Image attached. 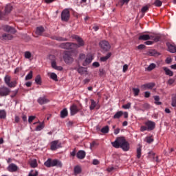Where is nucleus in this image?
<instances>
[{"instance_id":"obj_1","label":"nucleus","mask_w":176,"mask_h":176,"mask_svg":"<svg viewBox=\"0 0 176 176\" xmlns=\"http://www.w3.org/2000/svg\"><path fill=\"white\" fill-rule=\"evenodd\" d=\"M111 144L114 148H120L125 152L130 149V144L123 137L118 138L115 142H111Z\"/></svg>"},{"instance_id":"obj_2","label":"nucleus","mask_w":176,"mask_h":176,"mask_svg":"<svg viewBox=\"0 0 176 176\" xmlns=\"http://www.w3.org/2000/svg\"><path fill=\"white\" fill-rule=\"evenodd\" d=\"M44 164L46 167H63V163L58 160L48 159Z\"/></svg>"},{"instance_id":"obj_3","label":"nucleus","mask_w":176,"mask_h":176,"mask_svg":"<svg viewBox=\"0 0 176 176\" xmlns=\"http://www.w3.org/2000/svg\"><path fill=\"white\" fill-rule=\"evenodd\" d=\"M80 60H85L82 65L86 67V65H89V64L93 61V56L91 54H88L86 56L85 54H81L80 55Z\"/></svg>"},{"instance_id":"obj_4","label":"nucleus","mask_w":176,"mask_h":176,"mask_svg":"<svg viewBox=\"0 0 176 176\" xmlns=\"http://www.w3.org/2000/svg\"><path fill=\"white\" fill-rule=\"evenodd\" d=\"M73 39H75L78 43V44L73 43V46H74V50L79 49V47H82V46H85V41L79 36H76V35L73 36Z\"/></svg>"},{"instance_id":"obj_5","label":"nucleus","mask_w":176,"mask_h":176,"mask_svg":"<svg viewBox=\"0 0 176 176\" xmlns=\"http://www.w3.org/2000/svg\"><path fill=\"white\" fill-rule=\"evenodd\" d=\"M10 80H12V78L10 76L7 75L4 77V82L8 87H15L17 85V81L14 80L10 82Z\"/></svg>"},{"instance_id":"obj_6","label":"nucleus","mask_w":176,"mask_h":176,"mask_svg":"<svg viewBox=\"0 0 176 176\" xmlns=\"http://www.w3.org/2000/svg\"><path fill=\"white\" fill-rule=\"evenodd\" d=\"M49 58L51 60V65L54 69H56L57 71H63V67L57 66V63L56 62V56L54 55H50Z\"/></svg>"},{"instance_id":"obj_7","label":"nucleus","mask_w":176,"mask_h":176,"mask_svg":"<svg viewBox=\"0 0 176 176\" xmlns=\"http://www.w3.org/2000/svg\"><path fill=\"white\" fill-rule=\"evenodd\" d=\"M63 60L66 64H72L74 58L71 57V52L66 51L64 52Z\"/></svg>"},{"instance_id":"obj_8","label":"nucleus","mask_w":176,"mask_h":176,"mask_svg":"<svg viewBox=\"0 0 176 176\" xmlns=\"http://www.w3.org/2000/svg\"><path fill=\"white\" fill-rule=\"evenodd\" d=\"M10 94V89L6 86H2L0 87V97H6Z\"/></svg>"},{"instance_id":"obj_9","label":"nucleus","mask_w":176,"mask_h":176,"mask_svg":"<svg viewBox=\"0 0 176 176\" xmlns=\"http://www.w3.org/2000/svg\"><path fill=\"white\" fill-rule=\"evenodd\" d=\"M74 43H63L60 44L61 49L75 50V47L73 45Z\"/></svg>"},{"instance_id":"obj_10","label":"nucleus","mask_w":176,"mask_h":176,"mask_svg":"<svg viewBox=\"0 0 176 176\" xmlns=\"http://www.w3.org/2000/svg\"><path fill=\"white\" fill-rule=\"evenodd\" d=\"M58 148H61V142L58 140H54L51 142V151H56L58 149Z\"/></svg>"},{"instance_id":"obj_11","label":"nucleus","mask_w":176,"mask_h":176,"mask_svg":"<svg viewBox=\"0 0 176 176\" xmlns=\"http://www.w3.org/2000/svg\"><path fill=\"white\" fill-rule=\"evenodd\" d=\"M61 19L63 21H68L69 20V10L65 9L61 14Z\"/></svg>"},{"instance_id":"obj_12","label":"nucleus","mask_w":176,"mask_h":176,"mask_svg":"<svg viewBox=\"0 0 176 176\" xmlns=\"http://www.w3.org/2000/svg\"><path fill=\"white\" fill-rule=\"evenodd\" d=\"M99 45L101 49H102L105 52L111 49V45H109V43H108L107 41H100Z\"/></svg>"},{"instance_id":"obj_13","label":"nucleus","mask_w":176,"mask_h":176,"mask_svg":"<svg viewBox=\"0 0 176 176\" xmlns=\"http://www.w3.org/2000/svg\"><path fill=\"white\" fill-rule=\"evenodd\" d=\"M2 29L6 32H10V34H16V29L12 26H9L8 25H5L2 27Z\"/></svg>"},{"instance_id":"obj_14","label":"nucleus","mask_w":176,"mask_h":176,"mask_svg":"<svg viewBox=\"0 0 176 176\" xmlns=\"http://www.w3.org/2000/svg\"><path fill=\"white\" fill-rule=\"evenodd\" d=\"M145 126H147L148 131H152L156 126V124L151 120H148L144 123Z\"/></svg>"},{"instance_id":"obj_15","label":"nucleus","mask_w":176,"mask_h":176,"mask_svg":"<svg viewBox=\"0 0 176 176\" xmlns=\"http://www.w3.org/2000/svg\"><path fill=\"white\" fill-rule=\"evenodd\" d=\"M8 171L10 173H16L19 170V166L16 165L15 164H10L8 167H7Z\"/></svg>"},{"instance_id":"obj_16","label":"nucleus","mask_w":176,"mask_h":176,"mask_svg":"<svg viewBox=\"0 0 176 176\" xmlns=\"http://www.w3.org/2000/svg\"><path fill=\"white\" fill-rule=\"evenodd\" d=\"M37 102H38L40 105H43L45 104H48V102H50V100L46 98V97H40L38 98Z\"/></svg>"},{"instance_id":"obj_17","label":"nucleus","mask_w":176,"mask_h":176,"mask_svg":"<svg viewBox=\"0 0 176 176\" xmlns=\"http://www.w3.org/2000/svg\"><path fill=\"white\" fill-rule=\"evenodd\" d=\"M155 87V84L153 82H149L147 84H144L142 85V90H149Z\"/></svg>"},{"instance_id":"obj_18","label":"nucleus","mask_w":176,"mask_h":176,"mask_svg":"<svg viewBox=\"0 0 176 176\" xmlns=\"http://www.w3.org/2000/svg\"><path fill=\"white\" fill-rule=\"evenodd\" d=\"M140 41H149V39H153V36H149L148 34H143L139 36Z\"/></svg>"},{"instance_id":"obj_19","label":"nucleus","mask_w":176,"mask_h":176,"mask_svg":"<svg viewBox=\"0 0 176 176\" xmlns=\"http://www.w3.org/2000/svg\"><path fill=\"white\" fill-rule=\"evenodd\" d=\"M3 41H12L13 39V36L9 34H3L1 36Z\"/></svg>"},{"instance_id":"obj_20","label":"nucleus","mask_w":176,"mask_h":176,"mask_svg":"<svg viewBox=\"0 0 176 176\" xmlns=\"http://www.w3.org/2000/svg\"><path fill=\"white\" fill-rule=\"evenodd\" d=\"M151 5H146V6H144L141 9V13H142V15H141V17H143L144 15H145V13H146V12L148 10H149V8H150Z\"/></svg>"},{"instance_id":"obj_21","label":"nucleus","mask_w":176,"mask_h":176,"mask_svg":"<svg viewBox=\"0 0 176 176\" xmlns=\"http://www.w3.org/2000/svg\"><path fill=\"white\" fill-rule=\"evenodd\" d=\"M74 175H79V174L82 173V167H80L79 165L76 166L74 168Z\"/></svg>"},{"instance_id":"obj_22","label":"nucleus","mask_w":176,"mask_h":176,"mask_svg":"<svg viewBox=\"0 0 176 176\" xmlns=\"http://www.w3.org/2000/svg\"><path fill=\"white\" fill-rule=\"evenodd\" d=\"M76 156L78 159H85V157H86V153L84 151H79L77 153Z\"/></svg>"},{"instance_id":"obj_23","label":"nucleus","mask_w":176,"mask_h":176,"mask_svg":"<svg viewBox=\"0 0 176 176\" xmlns=\"http://www.w3.org/2000/svg\"><path fill=\"white\" fill-rule=\"evenodd\" d=\"M13 9V6L12 4H7L5 8V14H9L10 12H12V10Z\"/></svg>"},{"instance_id":"obj_24","label":"nucleus","mask_w":176,"mask_h":176,"mask_svg":"<svg viewBox=\"0 0 176 176\" xmlns=\"http://www.w3.org/2000/svg\"><path fill=\"white\" fill-rule=\"evenodd\" d=\"M70 111H71V115L74 116V115H76V113H78V111L79 110H78V107H76V105H72L70 107Z\"/></svg>"},{"instance_id":"obj_25","label":"nucleus","mask_w":176,"mask_h":176,"mask_svg":"<svg viewBox=\"0 0 176 176\" xmlns=\"http://www.w3.org/2000/svg\"><path fill=\"white\" fill-rule=\"evenodd\" d=\"M45 32V28L42 26H39L36 30V35H42L43 32Z\"/></svg>"},{"instance_id":"obj_26","label":"nucleus","mask_w":176,"mask_h":176,"mask_svg":"<svg viewBox=\"0 0 176 176\" xmlns=\"http://www.w3.org/2000/svg\"><path fill=\"white\" fill-rule=\"evenodd\" d=\"M77 71L78 74H80V75H84V74H87V70L86 69V68L83 67H80L79 68L77 69Z\"/></svg>"},{"instance_id":"obj_27","label":"nucleus","mask_w":176,"mask_h":176,"mask_svg":"<svg viewBox=\"0 0 176 176\" xmlns=\"http://www.w3.org/2000/svg\"><path fill=\"white\" fill-rule=\"evenodd\" d=\"M43 129H45V122H40L39 125L36 127L35 131H41V130H43Z\"/></svg>"},{"instance_id":"obj_28","label":"nucleus","mask_w":176,"mask_h":176,"mask_svg":"<svg viewBox=\"0 0 176 176\" xmlns=\"http://www.w3.org/2000/svg\"><path fill=\"white\" fill-rule=\"evenodd\" d=\"M163 69L165 72L166 75H168V76H173V75H174V73L173 71L170 70V69L167 67H163Z\"/></svg>"},{"instance_id":"obj_29","label":"nucleus","mask_w":176,"mask_h":176,"mask_svg":"<svg viewBox=\"0 0 176 176\" xmlns=\"http://www.w3.org/2000/svg\"><path fill=\"white\" fill-rule=\"evenodd\" d=\"M25 58H27L28 60H32V54L30 51H26L24 54Z\"/></svg>"},{"instance_id":"obj_30","label":"nucleus","mask_w":176,"mask_h":176,"mask_svg":"<svg viewBox=\"0 0 176 176\" xmlns=\"http://www.w3.org/2000/svg\"><path fill=\"white\" fill-rule=\"evenodd\" d=\"M67 116H68V111L67 110V109H64L60 111V118H64Z\"/></svg>"},{"instance_id":"obj_31","label":"nucleus","mask_w":176,"mask_h":176,"mask_svg":"<svg viewBox=\"0 0 176 176\" xmlns=\"http://www.w3.org/2000/svg\"><path fill=\"white\" fill-rule=\"evenodd\" d=\"M48 76H50V78L53 80L57 82V74H56L55 73H48Z\"/></svg>"},{"instance_id":"obj_32","label":"nucleus","mask_w":176,"mask_h":176,"mask_svg":"<svg viewBox=\"0 0 176 176\" xmlns=\"http://www.w3.org/2000/svg\"><path fill=\"white\" fill-rule=\"evenodd\" d=\"M168 52L170 53H176V45H170L168 47Z\"/></svg>"},{"instance_id":"obj_33","label":"nucleus","mask_w":176,"mask_h":176,"mask_svg":"<svg viewBox=\"0 0 176 176\" xmlns=\"http://www.w3.org/2000/svg\"><path fill=\"white\" fill-rule=\"evenodd\" d=\"M121 116H123V111H118L114 116L113 119H119Z\"/></svg>"},{"instance_id":"obj_34","label":"nucleus","mask_w":176,"mask_h":176,"mask_svg":"<svg viewBox=\"0 0 176 176\" xmlns=\"http://www.w3.org/2000/svg\"><path fill=\"white\" fill-rule=\"evenodd\" d=\"M97 105V103H96V101H94V100L91 99V105L89 106V109H91V111H93V109H94L96 108Z\"/></svg>"},{"instance_id":"obj_35","label":"nucleus","mask_w":176,"mask_h":176,"mask_svg":"<svg viewBox=\"0 0 176 176\" xmlns=\"http://www.w3.org/2000/svg\"><path fill=\"white\" fill-rule=\"evenodd\" d=\"M35 82L36 85H42V78L40 75L36 76L35 78Z\"/></svg>"},{"instance_id":"obj_36","label":"nucleus","mask_w":176,"mask_h":176,"mask_svg":"<svg viewBox=\"0 0 176 176\" xmlns=\"http://www.w3.org/2000/svg\"><path fill=\"white\" fill-rule=\"evenodd\" d=\"M111 56H112V54L108 53L107 54V56H102L100 58V61H103V62L107 61V60H108V58H109V57H111Z\"/></svg>"},{"instance_id":"obj_37","label":"nucleus","mask_w":176,"mask_h":176,"mask_svg":"<svg viewBox=\"0 0 176 176\" xmlns=\"http://www.w3.org/2000/svg\"><path fill=\"white\" fill-rule=\"evenodd\" d=\"M101 133H103L104 134L109 133V126H105L103 128H102Z\"/></svg>"},{"instance_id":"obj_38","label":"nucleus","mask_w":176,"mask_h":176,"mask_svg":"<svg viewBox=\"0 0 176 176\" xmlns=\"http://www.w3.org/2000/svg\"><path fill=\"white\" fill-rule=\"evenodd\" d=\"M154 100H155V104L156 105H161L162 102L160 101V98L157 96L154 97Z\"/></svg>"},{"instance_id":"obj_39","label":"nucleus","mask_w":176,"mask_h":176,"mask_svg":"<svg viewBox=\"0 0 176 176\" xmlns=\"http://www.w3.org/2000/svg\"><path fill=\"white\" fill-rule=\"evenodd\" d=\"M30 166L33 168H35V167L38 166V162H36V160H33L30 162Z\"/></svg>"},{"instance_id":"obj_40","label":"nucleus","mask_w":176,"mask_h":176,"mask_svg":"<svg viewBox=\"0 0 176 176\" xmlns=\"http://www.w3.org/2000/svg\"><path fill=\"white\" fill-rule=\"evenodd\" d=\"M5 118H6V111L0 110V119H5Z\"/></svg>"},{"instance_id":"obj_41","label":"nucleus","mask_w":176,"mask_h":176,"mask_svg":"<svg viewBox=\"0 0 176 176\" xmlns=\"http://www.w3.org/2000/svg\"><path fill=\"white\" fill-rule=\"evenodd\" d=\"M156 68V65L155 63H151L146 68L147 71H152V69H155Z\"/></svg>"},{"instance_id":"obj_42","label":"nucleus","mask_w":176,"mask_h":176,"mask_svg":"<svg viewBox=\"0 0 176 176\" xmlns=\"http://www.w3.org/2000/svg\"><path fill=\"white\" fill-rule=\"evenodd\" d=\"M32 79V71H30L29 74L25 76V80H30Z\"/></svg>"},{"instance_id":"obj_43","label":"nucleus","mask_w":176,"mask_h":176,"mask_svg":"<svg viewBox=\"0 0 176 176\" xmlns=\"http://www.w3.org/2000/svg\"><path fill=\"white\" fill-rule=\"evenodd\" d=\"M52 39H55V41H58L59 42H61L63 41H67V38H64L63 37H58L56 36L52 37Z\"/></svg>"},{"instance_id":"obj_44","label":"nucleus","mask_w":176,"mask_h":176,"mask_svg":"<svg viewBox=\"0 0 176 176\" xmlns=\"http://www.w3.org/2000/svg\"><path fill=\"white\" fill-rule=\"evenodd\" d=\"M146 142L147 144H152L153 142V138L152 136L146 138Z\"/></svg>"},{"instance_id":"obj_45","label":"nucleus","mask_w":176,"mask_h":176,"mask_svg":"<svg viewBox=\"0 0 176 176\" xmlns=\"http://www.w3.org/2000/svg\"><path fill=\"white\" fill-rule=\"evenodd\" d=\"M129 1H119L118 3L116 4L117 6L122 7L124 6L125 3H128Z\"/></svg>"},{"instance_id":"obj_46","label":"nucleus","mask_w":176,"mask_h":176,"mask_svg":"<svg viewBox=\"0 0 176 176\" xmlns=\"http://www.w3.org/2000/svg\"><path fill=\"white\" fill-rule=\"evenodd\" d=\"M122 108L124 109H130L131 108V103L128 102L126 104L122 105Z\"/></svg>"},{"instance_id":"obj_47","label":"nucleus","mask_w":176,"mask_h":176,"mask_svg":"<svg viewBox=\"0 0 176 176\" xmlns=\"http://www.w3.org/2000/svg\"><path fill=\"white\" fill-rule=\"evenodd\" d=\"M29 176H38V171H36V170H31L29 173Z\"/></svg>"},{"instance_id":"obj_48","label":"nucleus","mask_w":176,"mask_h":176,"mask_svg":"<svg viewBox=\"0 0 176 176\" xmlns=\"http://www.w3.org/2000/svg\"><path fill=\"white\" fill-rule=\"evenodd\" d=\"M133 91L134 93L135 96H138V94H140V89H138V88H133Z\"/></svg>"},{"instance_id":"obj_49","label":"nucleus","mask_w":176,"mask_h":176,"mask_svg":"<svg viewBox=\"0 0 176 176\" xmlns=\"http://www.w3.org/2000/svg\"><path fill=\"white\" fill-rule=\"evenodd\" d=\"M36 118V116H29L28 122L29 123H32V121L35 120Z\"/></svg>"},{"instance_id":"obj_50","label":"nucleus","mask_w":176,"mask_h":176,"mask_svg":"<svg viewBox=\"0 0 176 176\" xmlns=\"http://www.w3.org/2000/svg\"><path fill=\"white\" fill-rule=\"evenodd\" d=\"M163 3L161 1H155L154 3H153V5L155 6L160 7Z\"/></svg>"},{"instance_id":"obj_51","label":"nucleus","mask_w":176,"mask_h":176,"mask_svg":"<svg viewBox=\"0 0 176 176\" xmlns=\"http://www.w3.org/2000/svg\"><path fill=\"white\" fill-rule=\"evenodd\" d=\"M141 157V147L137 148V158L140 159Z\"/></svg>"},{"instance_id":"obj_52","label":"nucleus","mask_w":176,"mask_h":176,"mask_svg":"<svg viewBox=\"0 0 176 176\" xmlns=\"http://www.w3.org/2000/svg\"><path fill=\"white\" fill-rule=\"evenodd\" d=\"M140 131H142V132L148 131V126H142L140 127Z\"/></svg>"},{"instance_id":"obj_53","label":"nucleus","mask_w":176,"mask_h":176,"mask_svg":"<svg viewBox=\"0 0 176 176\" xmlns=\"http://www.w3.org/2000/svg\"><path fill=\"white\" fill-rule=\"evenodd\" d=\"M172 107H176V96L172 98Z\"/></svg>"},{"instance_id":"obj_54","label":"nucleus","mask_w":176,"mask_h":176,"mask_svg":"<svg viewBox=\"0 0 176 176\" xmlns=\"http://www.w3.org/2000/svg\"><path fill=\"white\" fill-rule=\"evenodd\" d=\"M127 69H129V65L127 64L124 65L122 72H126Z\"/></svg>"},{"instance_id":"obj_55","label":"nucleus","mask_w":176,"mask_h":176,"mask_svg":"<svg viewBox=\"0 0 176 176\" xmlns=\"http://www.w3.org/2000/svg\"><path fill=\"white\" fill-rule=\"evenodd\" d=\"M92 164L94 165V166H97L98 164H100V161H98V160H96L94 159L92 162Z\"/></svg>"},{"instance_id":"obj_56","label":"nucleus","mask_w":176,"mask_h":176,"mask_svg":"<svg viewBox=\"0 0 176 176\" xmlns=\"http://www.w3.org/2000/svg\"><path fill=\"white\" fill-rule=\"evenodd\" d=\"M151 41H154V42H159V41H160V37L159 36H156V37H153L151 39Z\"/></svg>"},{"instance_id":"obj_57","label":"nucleus","mask_w":176,"mask_h":176,"mask_svg":"<svg viewBox=\"0 0 176 176\" xmlns=\"http://www.w3.org/2000/svg\"><path fill=\"white\" fill-rule=\"evenodd\" d=\"M174 82H175V80L173 79V78H170L168 80V83L169 85H173Z\"/></svg>"},{"instance_id":"obj_58","label":"nucleus","mask_w":176,"mask_h":176,"mask_svg":"<svg viewBox=\"0 0 176 176\" xmlns=\"http://www.w3.org/2000/svg\"><path fill=\"white\" fill-rule=\"evenodd\" d=\"M107 170V171H108L109 173H111V171H113V170H115V167H113V166H110V167H109Z\"/></svg>"},{"instance_id":"obj_59","label":"nucleus","mask_w":176,"mask_h":176,"mask_svg":"<svg viewBox=\"0 0 176 176\" xmlns=\"http://www.w3.org/2000/svg\"><path fill=\"white\" fill-rule=\"evenodd\" d=\"M150 96H151V93H150L149 91H146V92L144 93V97H146V98H149Z\"/></svg>"},{"instance_id":"obj_60","label":"nucleus","mask_w":176,"mask_h":176,"mask_svg":"<svg viewBox=\"0 0 176 176\" xmlns=\"http://www.w3.org/2000/svg\"><path fill=\"white\" fill-rule=\"evenodd\" d=\"M15 123H19V122H20V117H19L18 116H15Z\"/></svg>"},{"instance_id":"obj_61","label":"nucleus","mask_w":176,"mask_h":176,"mask_svg":"<svg viewBox=\"0 0 176 176\" xmlns=\"http://www.w3.org/2000/svg\"><path fill=\"white\" fill-rule=\"evenodd\" d=\"M138 49H140V50L145 49V45L141 44L138 45Z\"/></svg>"},{"instance_id":"obj_62","label":"nucleus","mask_w":176,"mask_h":176,"mask_svg":"<svg viewBox=\"0 0 176 176\" xmlns=\"http://www.w3.org/2000/svg\"><path fill=\"white\" fill-rule=\"evenodd\" d=\"M172 61H173V59H171V58H167L166 60V64H170V63H171Z\"/></svg>"},{"instance_id":"obj_63","label":"nucleus","mask_w":176,"mask_h":176,"mask_svg":"<svg viewBox=\"0 0 176 176\" xmlns=\"http://www.w3.org/2000/svg\"><path fill=\"white\" fill-rule=\"evenodd\" d=\"M99 29H100V28L97 25H94L93 27V30H94V31H97Z\"/></svg>"},{"instance_id":"obj_64","label":"nucleus","mask_w":176,"mask_h":176,"mask_svg":"<svg viewBox=\"0 0 176 176\" xmlns=\"http://www.w3.org/2000/svg\"><path fill=\"white\" fill-rule=\"evenodd\" d=\"M93 67H100V63H98V62H94L93 63Z\"/></svg>"}]
</instances>
